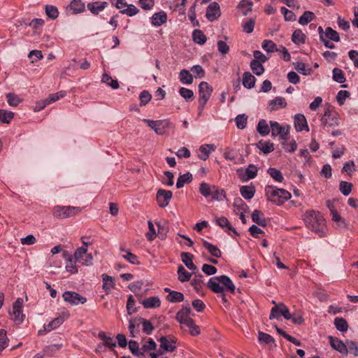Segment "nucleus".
I'll return each instance as SVG.
<instances>
[{
  "instance_id": "f257e3e1",
  "label": "nucleus",
  "mask_w": 358,
  "mask_h": 358,
  "mask_svg": "<svg viewBox=\"0 0 358 358\" xmlns=\"http://www.w3.org/2000/svg\"><path fill=\"white\" fill-rule=\"evenodd\" d=\"M303 220L309 229L314 231L320 237L325 236L326 222L320 212L308 210L303 215Z\"/></svg>"
},
{
  "instance_id": "f03ea898",
  "label": "nucleus",
  "mask_w": 358,
  "mask_h": 358,
  "mask_svg": "<svg viewBox=\"0 0 358 358\" xmlns=\"http://www.w3.org/2000/svg\"><path fill=\"white\" fill-rule=\"evenodd\" d=\"M265 194L267 199L276 205H282L291 198V194L284 189L275 188L273 186L268 185L265 188Z\"/></svg>"
},
{
  "instance_id": "7ed1b4c3",
  "label": "nucleus",
  "mask_w": 358,
  "mask_h": 358,
  "mask_svg": "<svg viewBox=\"0 0 358 358\" xmlns=\"http://www.w3.org/2000/svg\"><path fill=\"white\" fill-rule=\"evenodd\" d=\"M199 112L201 114L206 105L208 101L210 98L212 92L213 91V87L205 81H202L199 85Z\"/></svg>"
},
{
  "instance_id": "20e7f679",
  "label": "nucleus",
  "mask_w": 358,
  "mask_h": 358,
  "mask_svg": "<svg viewBox=\"0 0 358 358\" xmlns=\"http://www.w3.org/2000/svg\"><path fill=\"white\" fill-rule=\"evenodd\" d=\"M81 210L80 207L56 206L52 208V214L57 218L66 219L78 214Z\"/></svg>"
},
{
  "instance_id": "39448f33",
  "label": "nucleus",
  "mask_w": 358,
  "mask_h": 358,
  "mask_svg": "<svg viewBox=\"0 0 358 358\" xmlns=\"http://www.w3.org/2000/svg\"><path fill=\"white\" fill-rule=\"evenodd\" d=\"M143 122H146L148 126L152 129L158 135L165 134L167 129L171 126V123L169 120H151L144 119Z\"/></svg>"
},
{
  "instance_id": "423d86ee",
  "label": "nucleus",
  "mask_w": 358,
  "mask_h": 358,
  "mask_svg": "<svg viewBox=\"0 0 358 358\" xmlns=\"http://www.w3.org/2000/svg\"><path fill=\"white\" fill-rule=\"evenodd\" d=\"M339 115L334 110H329L327 108L321 118V122L323 126L334 127L339 124Z\"/></svg>"
},
{
  "instance_id": "0eeeda50",
  "label": "nucleus",
  "mask_w": 358,
  "mask_h": 358,
  "mask_svg": "<svg viewBox=\"0 0 358 358\" xmlns=\"http://www.w3.org/2000/svg\"><path fill=\"white\" fill-rule=\"evenodd\" d=\"M65 302L71 306H77L78 304H84L87 301V299L77 292L66 291L62 295Z\"/></svg>"
},
{
  "instance_id": "6e6552de",
  "label": "nucleus",
  "mask_w": 358,
  "mask_h": 358,
  "mask_svg": "<svg viewBox=\"0 0 358 358\" xmlns=\"http://www.w3.org/2000/svg\"><path fill=\"white\" fill-rule=\"evenodd\" d=\"M173 196V193L170 190L159 189L157 192L156 200L160 208H165L169 206Z\"/></svg>"
},
{
  "instance_id": "1a4fd4ad",
  "label": "nucleus",
  "mask_w": 358,
  "mask_h": 358,
  "mask_svg": "<svg viewBox=\"0 0 358 358\" xmlns=\"http://www.w3.org/2000/svg\"><path fill=\"white\" fill-rule=\"evenodd\" d=\"M192 310L189 303L184 304L182 308L177 313L176 315V320L181 324H186L193 320L190 317Z\"/></svg>"
},
{
  "instance_id": "9d476101",
  "label": "nucleus",
  "mask_w": 358,
  "mask_h": 358,
  "mask_svg": "<svg viewBox=\"0 0 358 358\" xmlns=\"http://www.w3.org/2000/svg\"><path fill=\"white\" fill-rule=\"evenodd\" d=\"M270 126L271 129V135L273 136H279L280 138L285 141L287 138V135L289 133L288 129H285V127L281 126L278 122L275 121H270ZM288 127L287 129H289Z\"/></svg>"
},
{
  "instance_id": "9b49d317",
  "label": "nucleus",
  "mask_w": 358,
  "mask_h": 358,
  "mask_svg": "<svg viewBox=\"0 0 358 358\" xmlns=\"http://www.w3.org/2000/svg\"><path fill=\"white\" fill-rule=\"evenodd\" d=\"M220 5L217 2H212L206 9V16L207 19L211 22L217 20L220 15Z\"/></svg>"
},
{
  "instance_id": "f8f14e48",
  "label": "nucleus",
  "mask_w": 358,
  "mask_h": 358,
  "mask_svg": "<svg viewBox=\"0 0 358 358\" xmlns=\"http://www.w3.org/2000/svg\"><path fill=\"white\" fill-rule=\"evenodd\" d=\"M243 170L239 169L237 170V173L243 181H248L250 179L255 178L257 175V168L253 165L250 164L245 169V171L242 174Z\"/></svg>"
},
{
  "instance_id": "ddd939ff",
  "label": "nucleus",
  "mask_w": 358,
  "mask_h": 358,
  "mask_svg": "<svg viewBox=\"0 0 358 358\" xmlns=\"http://www.w3.org/2000/svg\"><path fill=\"white\" fill-rule=\"evenodd\" d=\"M329 340L330 345L333 349L339 352L341 354L344 355H348V348L346 342L343 343L342 341L338 339V338H335L333 336H329Z\"/></svg>"
},
{
  "instance_id": "4468645a",
  "label": "nucleus",
  "mask_w": 358,
  "mask_h": 358,
  "mask_svg": "<svg viewBox=\"0 0 358 358\" xmlns=\"http://www.w3.org/2000/svg\"><path fill=\"white\" fill-rule=\"evenodd\" d=\"M98 337L103 341V343H100L98 345V348H101L103 346L108 347L110 350H113V348L116 346V343L113 340L112 337L107 336L103 331H100L98 334Z\"/></svg>"
},
{
  "instance_id": "2eb2a0df",
  "label": "nucleus",
  "mask_w": 358,
  "mask_h": 358,
  "mask_svg": "<svg viewBox=\"0 0 358 358\" xmlns=\"http://www.w3.org/2000/svg\"><path fill=\"white\" fill-rule=\"evenodd\" d=\"M253 3L249 0H241L236 7L237 13L242 15H246L252 10Z\"/></svg>"
},
{
  "instance_id": "dca6fc26",
  "label": "nucleus",
  "mask_w": 358,
  "mask_h": 358,
  "mask_svg": "<svg viewBox=\"0 0 358 358\" xmlns=\"http://www.w3.org/2000/svg\"><path fill=\"white\" fill-rule=\"evenodd\" d=\"M220 276L213 277L208 282L207 287L215 293H222L224 287L220 285Z\"/></svg>"
},
{
  "instance_id": "f3484780",
  "label": "nucleus",
  "mask_w": 358,
  "mask_h": 358,
  "mask_svg": "<svg viewBox=\"0 0 358 358\" xmlns=\"http://www.w3.org/2000/svg\"><path fill=\"white\" fill-rule=\"evenodd\" d=\"M294 127L298 131H301L303 129L309 130L307 124L306 119L302 114H297L294 117Z\"/></svg>"
},
{
  "instance_id": "a211bd4d",
  "label": "nucleus",
  "mask_w": 358,
  "mask_h": 358,
  "mask_svg": "<svg viewBox=\"0 0 358 358\" xmlns=\"http://www.w3.org/2000/svg\"><path fill=\"white\" fill-rule=\"evenodd\" d=\"M269 109L271 111L276 110L278 108H284L287 106V102L283 97L277 96L269 101Z\"/></svg>"
},
{
  "instance_id": "6ab92c4d",
  "label": "nucleus",
  "mask_w": 358,
  "mask_h": 358,
  "mask_svg": "<svg viewBox=\"0 0 358 358\" xmlns=\"http://www.w3.org/2000/svg\"><path fill=\"white\" fill-rule=\"evenodd\" d=\"M193 257V255L189 252H183L181 253L182 262L187 267V268L195 273V271L197 270V267L192 262Z\"/></svg>"
},
{
  "instance_id": "aec40b11",
  "label": "nucleus",
  "mask_w": 358,
  "mask_h": 358,
  "mask_svg": "<svg viewBox=\"0 0 358 358\" xmlns=\"http://www.w3.org/2000/svg\"><path fill=\"white\" fill-rule=\"evenodd\" d=\"M160 347L166 352H173L176 349L174 345L176 341L174 340H168L167 337L162 336L159 338Z\"/></svg>"
},
{
  "instance_id": "412c9836",
  "label": "nucleus",
  "mask_w": 358,
  "mask_h": 358,
  "mask_svg": "<svg viewBox=\"0 0 358 358\" xmlns=\"http://www.w3.org/2000/svg\"><path fill=\"white\" fill-rule=\"evenodd\" d=\"M68 317L69 314H66V317L59 316L55 318L48 325L44 326L43 331H50L51 330L56 329L57 327H59Z\"/></svg>"
},
{
  "instance_id": "4be33fe9",
  "label": "nucleus",
  "mask_w": 358,
  "mask_h": 358,
  "mask_svg": "<svg viewBox=\"0 0 358 358\" xmlns=\"http://www.w3.org/2000/svg\"><path fill=\"white\" fill-rule=\"evenodd\" d=\"M141 303L145 308H154L160 306L161 301L158 296H151L142 301Z\"/></svg>"
},
{
  "instance_id": "5701e85b",
  "label": "nucleus",
  "mask_w": 358,
  "mask_h": 358,
  "mask_svg": "<svg viewBox=\"0 0 358 358\" xmlns=\"http://www.w3.org/2000/svg\"><path fill=\"white\" fill-rule=\"evenodd\" d=\"M220 282L227 291L234 293L236 290V287L229 277L225 275H222L220 276Z\"/></svg>"
},
{
  "instance_id": "b1692460",
  "label": "nucleus",
  "mask_w": 358,
  "mask_h": 358,
  "mask_svg": "<svg viewBox=\"0 0 358 358\" xmlns=\"http://www.w3.org/2000/svg\"><path fill=\"white\" fill-rule=\"evenodd\" d=\"M233 206L235 208L234 211L236 214L249 211L248 206L239 197L234 199Z\"/></svg>"
},
{
  "instance_id": "393cba45",
  "label": "nucleus",
  "mask_w": 358,
  "mask_h": 358,
  "mask_svg": "<svg viewBox=\"0 0 358 358\" xmlns=\"http://www.w3.org/2000/svg\"><path fill=\"white\" fill-rule=\"evenodd\" d=\"M256 147L264 154H268L274 150V145L270 141H259L255 144Z\"/></svg>"
},
{
  "instance_id": "a878e982",
  "label": "nucleus",
  "mask_w": 358,
  "mask_h": 358,
  "mask_svg": "<svg viewBox=\"0 0 358 358\" xmlns=\"http://www.w3.org/2000/svg\"><path fill=\"white\" fill-rule=\"evenodd\" d=\"M256 78L250 72H245L243 74V85L245 88L251 89L255 87Z\"/></svg>"
},
{
  "instance_id": "bb28decb",
  "label": "nucleus",
  "mask_w": 358,
  "mask_h": 358,
  "mask_svg": "<svg viewBox=\"0 0 358 358\" xmlns=\"http://www.w3.org/2000/svg\"><path fill=\"white\" fill-rule=\"evenodd\" d=\"M204 248L215 257L219 258L222 256L220 250L215 245H213L204 239H202Z\"/></svg>"
},
{
  "instance_id": "cd10ccee",
  "label": "nucleus",
  "mask_w": 358,
  "mask_h": 358,
  "mask_svg": "<svg viewBox=\"0 0 358 358\" xmlns=\"http://www.w3.org/2000/svg\"><path fill=\"white\" fill-rule=\"evenodd\" d=\"M240 193L244 199L250 200L255 195V188L252 185H243L240 188Z\"/></svg>"
},
{
  "instance_id": "c85d7f7f",
  "label": "nucleus",
  "mask_w": 358,
  "mask_h": 358,
  "mask_svg": "<svg viewBox=\"0 0 358 358\" xmlns=\"http://www.w3.org/2000/svg\"><path fill=\"white\" fill-rule=\"evenodd\" d=\"M106 5L107 3L105 1H96L93 3H89L87 6L92 13L97 15L101 10H103L106 8Z\"/></svg>"
},
{
  "instance_id": "c756f323",
  "label": "nucleus",
  "mask_w": 358,
  "mask_h": 358,
  "mask_svg": "<svg viewBox=\"0 0 358 358\" xmlns=\"http://www.w3.org/2000/svg\"><path fill=\"white\" fill-rule=\"evenodd\" d=\"M138 320L140 324H142L143 332L147 335H150L155 329L151 322L143 317H138Z\"/></svg>"
},
{
  "instance_id": "7c9ffc66",
  "label": "nucleus",
  "mask_w": 358,
  "mask_h": 358,
  "mask_svg": "<svg viewBox=\"0 0 358 358\" xmlns=\"http://www.w3.org/2000/svg\"><path fill=\"white\" fill-rule=\"evenodd\" d=\"M217 224L222 228L227 227L228 230L231 231L235 236H238V233L231 225L229 220L225 217H221L216 219Z\"/></svg>"
},
{
  "instance_id": "2f4dec72",
  "label": "nucleus",
  "mask_w": 358,
  "mask_h": 358,
  "mask_svg": "<svg viewBox=\"0 0 358 358\" xmlns=\"http://www.w3.org/2000/svg\"><path fill=\"white\" fill-rule=\"evenodd\" d=\"M192 175L189 172H187L183 175H180L177 180L176 187L178 189L182 188L185 183H190L192 181Z\"/></svg>"
},
{
  "instance_id": "473e14b6",
  "label": "nucleus",
  "mask_w": 358,
  "mask_h": 358,
  "mask_svg": "<svg viewBox=\"0 0 358 358\" xmlns=\"http://www.w3.org/2000/svg\"><path fill=\"white\" fill-rule=\"evenodd\" d=\"M214 186L204 182H201L199 185V192L203 196L208 198L212 196Z\"/></svg>"
},
{
  "instance_id": "72a5a7b5",
  "label": "nucleus",
  "mask_w": 358,
  "mask_h": 358,
  "mask_svg": "<svg viewBox=\"0 0 358 358\" xmlns=\"http://www.w3.org/2000/svg\"><path fill=\"white\" fill-rule=\"evenodd\" d=\"M180 81L182 84L190 85L193 83V76L188 70L182 69L179 73Z\"/></svg>"
},
{
  "instance_id": "f704fd0d",
  "label": "nucleus",
  "mask_w": 358,
  "mask_h": 358,
  "mask_svg": "<svg viewBox=\"0 0 358 358\" xmlns=\"http://www.w3.org/2000/svg\"><path fill=\"white\" fill-rule=\"evenodd\" d=\"M69 7L70 10H73V14H77L83 12L85 6L81 0H73Z\"/></svg>"
},
{
  "instance_id": "c9c22d12",
  "label": "nucleus",
  "mask_w": 358,
  "mask_h": 358,
  "mask_svg": "<svg viewBox=\"0 0 358 358\" xmlns=\"http://www.w3.org/2000/svg\"><path fill=\"white\" fill-rule=\"evenodd\" d=\"M192 38L194 43L199 45H203L207 40L206 35L199 29L194 30L192 33Z\"/></svg>"
},
{
  "instance_id": "e433bc0d",
  "label": "nucleus",
  "mask_w": 358,
  "mask_h": 358,
  "mask_svg": "<svg viewBox=\"0 0 358 358\" xmlns=\"http://www.w3.org/2000/svg\"><path fill=\"white\" fill-rule=\"evenodd\" d=\"M257 130L262 136H265L270 133V128L266 120L261 119L259 121L257 126Z\"/></svg>"
},
{
  "instance_id": "4c0bfd02",
  "label": "nucleus",
  "mask_w": 358,
  "mask_h": 358,
  "mask_svg": "<svg viewBox=\"0 0 358 358\" xmlns=\"http://www.w3.org/2000/svg\"><path fill=\"white\" fill-rule=\"evenodd\" d=\"M306 35L300 30L296 29L292 36V41L294 43L300 45L305 43Z\"/></svg>"
},
{
  "instance_id": "58836bf2",
  "label": "nucleus",
  "mask_w": 358,
  "mask_h": 358,
  "mask_svg": "<svg viewBox=\"0 0 358 358\" xmlns=\"http://www.w3.org/2000/svg\"><path fill=\"white\" fill-rule=\"evenodd\" d=\"M199 150L201 152V154L199 155V157L206 161L208 157L210 152L214 150V145H206V146L201 145L199 148Z\"/></svg>"
},
{
  "instance_id": "ea45409f",
  "label": "nucleus",
  "mask_w": 358,
  "mask_h": 358,
  "mask_svg": "<svg viewBox=\"0 0 358 358\" xmlns=\"http://www.w3.org/2000/svg\"><path fill=\"white\" fill-rule=\"evenodd\" d=\"M166 299L171 303H178L184 300V295L180 292H170V294L166 296Z\"/></svg>"
},
{
  "instance_id": "a19ab883",
  "label": "nucleus",
  "mask_w": 358,
  "mask_h": 358,
  "mask_svg": "<svg viewBox=\"0 0 358 358\" xmlns=\"http://www.w3.org/2000/svg\"><path fill=\"white\" fill-rule=\"evenodd\" d=\"M178 280L181 282L189 281L192 276V273L187 272L182 265L178 267Z\"/></svg>"
},
{
  "instance_id": "79ce46f5",
  "label": "nucleus",
  "mask_w": 358,
  "mask_h": 358,
  "mask_svg": "<svg viewBox=\"0 0 358 358\" xmlns=\"http://www.w3.org/2000/svg\"><path fill=\"white\" fill-rule=\"evenodd\" d=\"M262 212L259 210H255L252 214V220L254 222L261 227L266 226V220L264 217H261Z\"/></svg>"
},
{
  "instance_id": "37998d69",
  "label": "nucleus",
  "mask_w": 358,
  "mask_h": 358,
  "mask_svg": "<svg viewBox=\"0 0 358 358\" xmlns=\"http://www.w3.org/2000/svg\"><path fill=\"white\" fill-rule=\"evenodd\" d=\"M14 117V113L11 111L0 109V122L4 124H9Z\"/></svg>"
},
{
  "instance_id": "c03bdc74",
  "label": "nucleus",
  "mask_w": 358,
  "mask_h": 358,
  "mask_svg": "<svg viewBox=\"0 0 358 358\" xmlns=\"http://www.w3.org/2000/svg\"><path fill=\"white\" fill-rule=\"evenodd\" d=\"M101 276L103 282L102 286L103 289H104L106 292L110 290V289L113 288L115 285L113 278L107 274H102Z\"/></svg>"
},
{
  "instance_id": "a18cd8bd",
  "label": "nucleus",
  "mask_w": 358,
  "mask_h": 358,
  "mask_svg": "<svg viewBox=\"0 0 358 358\" xmlns=\"http://www.w3.org/2000/svg\"><path fill=\"white\" fill-rule=\"evenodd\" d=\"M262 64L257 60H252L250 62V68L257 76H261L264 72V68Z\"/></svg>"
},
{
  "instance_id": "49530a36",
  "label": "nucleus",
  "mask_w": 358,
  "mask_h": 358,
  "mask_svg": "<svg viewBox=\"0 0 358 358\" xmlns=\"http://www.w3.org/2000/svg\"><path fill=\"white\" fill-rule=\"evenodd\" d=\"M334 325L337 330L340 331H347L348 329V324L345 319L343 317H336L334 320Z\"/></svg>"
},
{
  "instance_id": "de8ad7c7",
  "label": "nucleus",
  "mask_w": 358,
  "mask_h": 358,
  "mask_svg": "<svg viewBox=\"0 0 358 358\" xmlns=\"http://www.w3.org/2000/svg\"><path fill=\"white\" fill-rule=\"evenodd\" d=\"M262 48L267 52H274L280 51L274 42L271 40H264L262 44Z\"/></svg>"
},
{
  "instance_id": "09e8293b",
  "label": "nucleus",
  "mask_w": 358,
  "mask_h": 358,
  "mask_svg": "<svg viewBox=\"0 0 358 358\" xmlns=\"http://www.w3.org/2000/svg\"><path fill=\"white\" fill-rule=\"evenodd\" d=\"M212 194V200L213 201H223L226 198L225 191L222 189L219 188L217 186H214Z\"/></svg>"
},
{
  "instance_id": "8fccbe9b",
  "label": "nucleus",
  "mask_w": 358,
  "mask_h": 358,
  "mask_svg": "<svg viewBox=\"0 0 358 358\" xmlns=\"http://www.w3.org/2000/svg\"><path fill=\"white\" fill-rule=\"evenodd\" d=\"M101 81L114 90L118 89L120 87L118 81L113 79L111 76L106 73L103 74Z\"/></svg>"
},
{
  "instance_id": "3c124183",
  "label": "nucleus",
  "mask_w": 358,
  "mask_h": 358,
  "mask_svg": "<svg viewBox=\"0 0 358 358\" xmlns=\"http://www.w3.org/2000/svg\"><path fill=\"white\" fill-rule=\"evenodd\" d=\"M295 69L300 73L308 76L310 75L312 72L311 68H306V66L304 63L301 62H297L294 64Z\"/></svg>"
},
{
  "instance_id": "603ef678",
  "label": "nucleus",
  "mask_w": 358,
  "mask_h": 358,
  "mask_svg": "<svg viewBox=\"0 0 358 358\" xmlns=\"http://www.w3.org/2000/svg\"><path fill=\"white\" fill-rule=\"evenodd\" d=\"M267 173L274 180L277 182H282L284 179L282 173L275 168H269L267 170Z\"/></svg>"
},
{
  "instance_id": "864d4df0",
  "label": "nucleus",
  "mask_w": 358,
  "mask_h": 358,
  "mask_svg": "<svg viewBox=\"0 0 358 358\" xmlns=\"http://www.w3.org/2000/svg\"><path fill=\"white\" fill-rule=\"evenodd\" d=\"M258 340L260 343L266 345H268L270 343H275V340L271 335L264 333L262 331H259Z\"/></svg>"
},
{
  "instance_id": "5fc2aeb1",
  "label": "nucleus",
  "mask_w": 358,
  "mask_h": 358,
  "mask_svg": "<svg viewBox=\"0 0 358 358\" xmlns=\"http://www.w3.org/2000/svg\"><path fill=\"white\" fill-rule=\"evenodd\" d=\"M202 274L196 275L194 278L191 281V285L194 287V289L197 293L202 289L203 282L202 280Z\"/></svg>"
},
{
  "instance_id": "6e6d98bb",
  "label": "nucleus",
  "mask_w": 358,
  "mask_h": 358,
  "mask_svg": "<svg viewBox=\"0 0 358 358\" xmlns=\"http://www.w3.org/2000/svg\"><path fill=\"white\" fill-rule=\"evenodd\" d=\"M352 184L346 182V181H341L339 184V190L344 196L349 195L352 192Z\"/></svg>"
},
{
  "instance_id": "4d7b16f0",
  "label": "nucleus",
  "mask_w": 358,
  "mask_h": 358,
  "mask_svg": "<svg viewBox=\"0 0 358 358\" xmlns=\"http://www.w3.org/2000/svg\"><path fill=\"white\" fill-rule=\"evenodd\" d=\"M179 94L187 102L192 101L194 97L193 91L185 87H181L179 90Z\"/></svg>"
},
{
  "instance_id": "13d9d810",
  "label": "nucleus",
  "mask_w": 358,
  "mask_h": 358,
  "mask_svg": "<svg viewBox=\"0 0 358 358\" xmlns=\"http://www.w3.org/2000/svg\"><path fill=\"white\" fill-rule=\"evenodd\" d=\"M333 79L338 83H343L345 81V78L343 71L338 68L333 69Z\"/></svg>"
},
{
  "instance_id": "bf43d9fd",
  "label": "nucleus",
  "mask_w": 358,
  "mask_h": 358,
  "mask_svg": "<svg viewBox=\"0 0 358 358\" xmlns=\"http://www.w3.org/2000/svg\"><path fill=\"white\" fill-rule=\"evenodd\" d=\"M8 103L11 106H17L20 103L22 102V99L14 93H8L6 95Z\"/></svg>"
},
{
  "instance_id": "052dcab7",
  "label": "nucleus",
  "mask_w": 358,
  "mask_h": 358,
  "mask_svg": "<svg viewBox=\"0 0 358 358\" xmlns=\"http://www.w3.org/2000/svg\"><path fill=\"white\" fill-rule=\"evenodd\" d=\"M152 99L151 94L148 90H143L139 95L140 106H143L148 104Z\"/></svg>"
},
{
  "instance_id": "680f3d73",
  "label": "nucleus",
  "mask_w": 358,
  "mask_h": 358,
  "mask_svg": "<svg viewBox=\"0 0 358 358\" xmlns=\"http://www.w3.org/2000/svg\"><path fill=\"white\" fill-rule=\"evenodd\" d=\"M189 329V334L193 336H196L201 334L200 328L198 325H196L194 321V320H192L191 321H189L187 324H185Z\"/></svg>"
},
{
  "instance_id": "e2e57ef3",
  "label": "nucleus",
  "mask_w": 358,
  "mask_h": 358,
  "mask_svg": "<svg viewBox=\"0 0 358 358\" xmlns=\"http://www.w3.org/2000/svg\"><path fill=\"white\" fill-rule=\"evenodd\" d=\"M236 127L238 129H243L246 127L247 121H248V116L245 114H241L237 115V117L235 119Z\"/></svg>"
},
{
  "instance_id": "0e129e2a",
  "label": "nucleus",
  "mask_w": 358,
  "mask_h": 358,
  "mask_svg": "<svg viewBox=\"0 0 358 358\" xmlns=\"http://www.w3.org/2000/svg\"><path fill=\"white\" fill-rule=\"evenodd\" d=\"M281 13L284 15L285 21H295L296 20V15L292 11L286 8L285 7L281 8Z\"/></svg>"
},
{
  "instance_id": "69168bd1",
  "label": "nucleus",
  "mask_w": 358,
  "mask_h": 358,
  "mask_svg": "<svg viewBox=\"0 0 358 358\" xmlns=\"http://www.w3.org/2000/svg\"><path fill=\"white\" fill-rule=\"evenodd\" d=\"M45 13L51 20H55L58 16L59 12L55 6L48 5L45 7Z\"/></svg>"
},
{
  "instance_id": "338daca9",
  "label": "nucleus",
  "mask_w": 358,
  "mask_h": 358,
  "mask_svg": "<svg viewBox=\"0 0 358 358\" xmlns=\"http://www.w3.org/2000/svg\"><path fill=\"white\" fill-rule=\"evenodd\" d=\"M324 35L327 38L336 42H338L340 40V37L338 32L332 29L331 27H327L326 29Z\"/></svg>"
},
{
  "instance_id": "774afa93",
  "label": "nucleus",
  "mask_w": 358,
  "mask_h": 358,
  "mask_svg": "<svg viewBox=\"0 0 358 358\" xmlns=\"http://www.w3.org/2000/svg\"><path fill=\"white\" fill-rule=\"evenodd\" d=\"M10 315L12 316V319L17 324L22 323L24 318V315L22 314V310H13Z\"/></svg>"
}]
</instances>
